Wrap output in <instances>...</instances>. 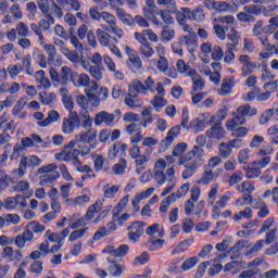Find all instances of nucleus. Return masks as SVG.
<instances>
[{
    "label": "nucleus",
    "mask_w": 278,
    "mask_h": 278,
    "mask_svg": "<svg viewBox=\"0 0 278 278\" xmlns=\"http://www.w3.org/2000/svg\"><path fill=\"white\" fill-rule=\"evenodd\" d=\"M91 80L92 79H90V76H88L86 73L80 75L76 74L75 78H73V84L74 86L86 88Z\"/></svg>",
    "instance_id": "c03bdc74"
},
{
    "label": "nucleus",
    "mask_w": 278,
    "mask_h": 278,
    "mask_svg": "<svg viewBox=\"0 0 278 278\" xmlns=\"http://www.w3.org/2000/svg\"><path fill=\"white\" fill-rule=\"evenodd\" d=\"M128 68L132 71V73H141L142 72V59L138 56V54L131 55L128 58L126 62Z\"/></svg>",
    "instance_id": "393cba45"
},
{
    "label": "nucleus",
    "mask_w": 278,
    "mask_h": 278,
    "mask_svg": "<svg viewBox=\"0 0 278 278\" xmlns=\"http://www.w3.org/2000/svg\"><path fill=\"white\" fill-rule=\"evenodd\" d=\"M151 105L155 109V112H160L162 108H165L167 105L166 99H164V96H155L151 101Z\"/></svg>",
    "instance_id": "6e6d98bb"
},
{
    "label": "nucleus",
    "mask_w": 278,
    "mask_h": 278,
    "mask_svg": "<svg viewBox=\"0 0 278 278\" xmlns=\"http://www.w3.org/2000/svg\"><path fill=\"white\" fill-rule=\"evenodd\" d=\"M38 24L42 31H49L51 29V25H55V18L52 14H47Z\"/></svg>",
    "instance_id": "79ce46f5"
},
{
    "label": "nucleus",
    "mask_w": 278,
    "mask_h": 278,
    "mask_svg": "<svg viewBox=\"0 0 278 278\" xmlns=\"http://www.w3.org/2000/svg\"><path fill=\"white\" fill-rule=\"evenodd\" d=\"M233 86H236V79L233 77L225 78L222 83L219 94H222V97H227V94L231 93Z\"/></svg>",
    "instance_id": "c756f323"
},
{
    "label": "nucleus",
    "mask_w": 278,
    "mask_h": 278,
    "mask_svg": "<svg viewBox=\"0 0 278 278\" xmlns=\"http://www.w3.org/2000/svg\"><path fill=\"white\" fill-rule=\"evenodd\" d=\"M102 253H109V256L106 257L109 264H116V257H125V255L129 253V245L122 244L117 249L105 248Z\"/></svg>",
    "instance_id": "9d476101"
},
{
    "label": "nucleus",
    "mask_w": 278,
    "mask_h": 278,
    "mask_svg": "<svg viewBox=\"0 0 278 278\" xmlns=\"http://www.w3.org/2000/svg\"><path fill=\"white\" fill-rule=\"evenodd\" d=\"M239 63L241 64V73L243 77L251 76L252 73H255L257 64L251 61V56L248 54H241L239 56Z\"/></svg>",
    "instance_id": "f8f14e48"
},
{
    "label": "nucleus",
    "mask_w": 278,
    "mask_h": 278,
    "mask_svg": "<svg viewBox=\"0 0 278 278\" xmlns=\"http://www.w3.org/2000/svg\"><path fill=\"white\" fill-rule=\"evenodd\" d=\"M22 71L26 72V75H34V66L31 65V54H26L22 58Z\"/></svg>",
    "instance_id": "8fccbe9b"
},
{
    "label": "nucleus",
    "mask_w": 278,
    "mask_h": 278,
    "mask_svg": "<svg viewBox=\"0 0 278 278\" xmlns=\"http://www.w3.org/2000/svg\"><path fill=\"white\" fill-rule=\"evenodd\" d=\"M128 238L131 242L140 240L142 233H144V224L142 222H135L128 227Z\"/></svg>",
    "instance_id": "4468645a"
},
{
    "label": "nucleus",
    "mask_w": 278,
    "mask_h": 278,
    "mask_svg": "<svg viewBox=\"0 0 278 278\" xmlns=\"http://www.w3.org/2000/svg\"><path fill=\"white\" fill-rule=\"evenodd\" d=\"M60 121V113L55 110H51L48 112V117L42 122H37L38 127H49L51 123H58Z\"/></svg>",
    "instance_id": "c85d7f7f"
},
{
    "label": "nucleus",
    "mask_w": 278,
    "mask_h": 278,
    "mask_svg": "<svg viewBox=\"0 0 278 278\" xmlns=\"http://www.w3.org/2000/svg\"><path fill=\"white\" fill-rule=\"evenodd\" d=\"M190 78L193 84V92H202V90H205V81L199 73L195 72L193 76H190Z\"/></svg>",
    "instance_id": "c9c22d12"
},
{
    "label": "nucleus",
    "mask_w": 278,
    "mask_h": 278,
    "mask_svg": "<svg viewBox=\"0 0 278 278\" xmlns=\"http://www.w3.org/2000/svg\"><path fill=\"white\" fill-rule=\"evenodd\" d=\"M97 38H98V42L101 45V47H111L110 41L112 40V36H110V34H108V31H105L103 29H98Z\"/></svg>",
    "instance_id": "de8ad7c7"
},
{
    "label": "nucleus",
    "mask_w": 278,
    "mask_h": 278,
    "mask_svg": "<svg viewBox=\"0 0 278 278\" xmlns=\"http://www.w3.org/2000/svg\"><path fill=\"white\" fill-rule=\"evenodd\" d=\"M216 178V174L214 170L206 168L204 173L202 174L201 178L198 180V184L201 186H210Z\"/></svg>",
    "instance_id": "72a5a7b5"
},
{
    "label": "nucleus",
    "mask_w": 278,
    "mask_h": 278,
    "mask_svg": "<svg viewBox=\"0 0 278 278\" xmlns=\"http://www.w3.org/2000/svg\"><path fill=\"white\" fill-rule=\"evenodd\" d=\"M210 125V122H207V117L205 115H202L200 117L193 118L189 123V129H193L194 134H201Z\"/></svg>",
    "instance_id": "a211bd4d"
},
{
    "label": "nucleus",
    "mask_w": 278,
    "mask_h": 278,
    "mask_svg": "<svg viewBox=\"0 0 278 278\" xmlns=\"http://www.w3.org/2000/svg\"><path fill=\"white\" fill-rule=\"evenodd\" d=\"M180 132H181V126L172 127L167 132V137L165 138L166 147H170V144L175 142L176 137L179 136Z\"/></svg>",
    "instance_id": "37998d69"
},
{
    "label": "nucleus",
    "mask_w": 278,
    "mask_h": 278,
    "mask_svg": "<svg viewBox=\"0 0 278 278\" xmlns=\"http://www.w3.org/2000/svg\"><path fill=\"white\" fill-rule=\"evenodd\" d=\"M2 257L9 262H21L23 254L18 250L12 249V247H5L2 251Z\"/></svg>",
    "instance_id": "b1692460"
},
{
    "label": "nucleus",
    "mask_w": 278,
    "mask_h": 278,
    "mask_svg": "<svg viewBox=\"0 0 278 278\" xmlns=\"http://www.w3.org/2000/svg\"><path fill=\"white\" fill-rule=\"evenodd\" d=\"M157 14H160V9L157 7L143 8V16L150 20L153 25L162 26V23L157 20Z\"/></svg>",
    "instance_id": "4be33fe9"
},
{
    "label": "nucleus",
    "mask_w": 278,
    "mask_h": 278,
    "mask_svg": "<svg viewBox=\"0 0 278 278\" xmlns=\"http://www.w3.org/2000/svg\"><path fill=\"white\" fill-rule=\"evenodd\" d=\"M227 109H222L216 112V114L212 115L208 121V125L219 124L223 125V121L227 118Z\"/></svg>",
    "instance_id": "ea45409f"
},
{
    "label": "nucleus",
    "mask_w": 278,
    "mask_h": 278,
    "mask_svg": "<svg viewBox=\"0 0 278 278\" xmlns=\"http://www.w3.org/2000/svg\"><path fill=\"white\" fill-rule=\"evenodd\" d=\"M103 203H105V200H97L94 204L88 207L84 218H78L71 225V229H79V227H84L86 223L92 220L94 214H99L103 210Z\"/></svg>",
    "instance_id": "39448f33"
},
{
    "label": "nucleus",
    "mask_w": 278,
    "mask_h": 278,
    "mask_svg": "<svg viewBox=\"0 0 278 278\" xmlns=\"http://www.w3.org/2000/svg\"><path fill=\"white\" fill-rule=\"evenodd\" d=\"M255 16H260L257 4H249L243 7V11L237 14L240 23H255Z\"/></svg>",
    "instance_id": "0eeeda50"
},
{
    "label": "nucleus",
    "mask_w": 278,
    "mask_h": 278,
    "mask_svg": "<svg viewBox=\"0 0 278 278\" xmlns=\"http://www.w3.org/2000/svg\"><path fill=\"white\" fill-rule=\"evenodd\" d=\"M227 39L229 42L226 46L238 48L240 45V33L236 28L231 27L227 34Z\"/></svg>",
    "instance_id": "58836bf2"
},
{
    "label": "nucleus",
    "mask_w": 278,
    "mask_h": 278,
    "mask_svg": "<svg viewBox=\"0 0 278 278\" xmlns=\"http://www.w3.org/2000/svg\"><path fill=\"white\" fill-rule=\"evenodd\" d=\"M256 114L257 109L252 108L251 104L241 105L232 113V119L227 121L226 129H228V131H233V129H237V127L247 123V116H255Z\"/></svg>",
    "instance_id": "f03ea898"
},
{
    "label": "nucleus",
    "mask_w": 278,
    "mask_h": 278,
    "mask_svg": "<svg viewBox=\"0 0 278 278\" xmlns=\"http://www.w3.org/2000/svg\"><path fill=\"white\" fill-rule=\"evenodd\" d=\"M252 34L255 38H257V40H260V42L268 38V36H266V33L264 31V21L262 20L256 21V23L252 28Z\"/></svg>",
    "instance_id": "bb28decb"
},
{
    "label": "nucleus",
    "mask_w": 278,
    "mask_h": 278,
    "mask_svg": "<svg viewBox=\"0 0 278 278\" xmlns=\"http://www.w3.org/2000/svg\"><path fill=\"white\" fill-rule=\"evenodd\" d=\"M181 11L188 14L189 21H195L197 23H202L205 21V11L203 8L199 7L195 10H190V8H181Z\"/></svg>",
    "instance_id": "f3484780"
},
{
    "label": "nucleus",
    "mask_w": 278,
    "mask_h": 278,
    "mask_svg": "<svg viewBox=\"0 0 278 278\" xmlns=\"http://www.w3.org/2000/svg\"><path fill=\"white\" fill-rule=\"evenodd\" d=\"M76 157H79V151L75 148L74 141H70L63 151L54 155V159L59 162H73Z\"/></svg>",
    "instance_id": "423d86ee"
},
{
    "label": "nucleus",
    "mask_w": 278,
    "mask_h": 278,
    "mask_svg": "<svg viewBox=\"0 0 278 278\" xmlns=\"http://www.w3.org/2000/svg\"><path fill=\"white\" fill-rule=\"evenodd\" d=\"M76 150L78 151V155H81L83 157L86 155H90V151L97 149L99 147V143H91L88 146V143H75Z\"/></svg>",
    "instance_id": "2f4dec72"
},
{
    "label": "nucleus",
    "mask_w": 278,
    "mask_h": 278,
    "mask_svg": "<svg viewBox=\"0 0 278 278\" xmlns=\"http://www.w3.org/2000/svg\"><path fill=\"white\" fill-rule=\"evenodd\" d=\"M38 175L40 176V186H49V184H54L60 179V172H58V164L51 163L46 166L38 168Z\"/></svg>",
    "instance_id": "20e7f679"
},
{
    "label": "nucleus",
    "mask_w": 278,
    "mask_h": 278,
    "mask_svg": "<svg viewBox=\"0 0 278 278\" xmlns=\"http://www.w3.org/2000/svg\"><path fill=\"white\" fill-rule=\"evenodd\" d=\"M78 116H79V121L83 129H92V124L94 123V118L90 116V113L88 111H80Z\"/></svg>",
    "instance_id": "cd10ccee"
},
{
    "label": "nucleus",
    "mask_w": 278,
    "mask_h": 278,
    "mask_svg": "<svg viewBox=\"0 0 278 278\" xmlns=\"http://www.w3.org/2000/svg\"><path fill=\"white\" fill-rule=\"evenodd\" d=\"M197 264H199V258L197 256L189 257L181 264L180 270L188 273V270H192Z\"/></svg>",
    "instance_id": "603ef678"
},
{
    "label": "nucleus",
    "mask_w": 278,
    "mask_h": 278,
    "mask_svg": "<svg viewBox=\"0 0 278 278\" xmlns=\"http://www.w3.org/2000/svg\"><path fill=\"white\" fill-rule=\"evenodd\" d=\"M51 10L54 16L62 18V16H64L63 10H74V12H79V10H81V4L77 0H52Z\"/></svg>",
    "instance_id": "7ed1b4c3"
},
{
    "label": "nucleus",
    "mask_w": 278,
    "mask_h": 278,
    "mask_svg": "<svg viewBox=\"0 0 278 278\" xmlns=\"http://www.w3.org/2000/svg\"><path fill=\"white\" fill-rule=\"evenodd\" d=\"M176 68L180 75H185V77H193L197 73V70L190 67V64L186 63L184 59H179L176 63Z\"/></svg>",
    "instance_id": "5701e85b"
},
{
    "label": "nucleus",
    "mask_w": 278,
    "mask_h": 278,
    "mask_svg": "<svg viewBox=\"0 0 278 278\" xmlns=\"http://www.w3.org/2000/svg\"><path fill=\"white\" fill-rule=\"evenodd\" d=\"M184 45L187 46L189 53H194L199 49V42L197 36L188 35L182 37Z\"/></svg>",
    "instance_id": "7c9ffc66"
},
{
    "label": "nucleus",
    "mask_w": 278,
    "mask_h": 278,
    "mask_svg": "<svg viewBox=\"0 0 278 278\" xmlns=\"http://www.w3.org/2000/svg\"><path fill=\"white\" fill-rule=\"evenodd\" d=\"M203 155H205V152L203 151V147L194 146L193 149L189 153H187L182 156L187 157L191 161H195L194 157H198V160H203Z\"/></svg>",
    "instance_id": "a19ab883"
},
{
    "label": "nucleus",
    "mask_w": 278,
    "mask_h": 278,
    "mask_svg": "<svg viewBox=\"0 0 278 278\" xmlns=\"http://www.w3.org/2000/svg\"><path fill=\"white\" fill-rule=\"evenodd\" d=\"M58 168L65 181H75V178H73V175H71V172H68V167H66L65 164L56 165V170Z\"/></svg>",
    "instance_id": "338daca9"
},
{
    "label": "nucleus",
    "mask_w": 278,
    "mask_h": 278,
    "mask_svg": "<svg viewBox=\"0 0 278 278\" xmlns=\"http://www.w3.org/2000/svg\"><path fill=\"white\" fill-rule=\"evenodd\" d=\"M128 94H132L134 97H139V94H143L147 97V91L144 88V84L139 79L132 80L128 86Z\"/></svg>",
    "instance_id": "6ab92c4d"
},
{
    "label": "nucleus",
    "mask_w": 278,
    "mask_h": 278,
    "mask_svg": "<svg viewBox=\"0 0 278 278\" xmlns=\"http://www.w3.org/2000/svg\"><path fill=\"white\" fill-rule=\"evenodd\" d=\"M94 125H106L108 127H114V121H116V115L109 113L106 111H101L96 114L94 118Z\"/></svg>",
    "instance_id": "ddd939ff"
},
{
    "label": "nucleus",
    "mask_w": 278,
    "mask_h": 278,
    "mask_svg": "<svg viewBox=\"0 0 278 278\" xmlns=\"http://www.w3.org/2000/svg\"><path fill=\"white\" fill-rule=\"evenodd\" d=\"M242 218H253V210H251V207H245L243 211H240L232 217V219L236 220L237 223H240Z\"/></svg>",
    "instance_id": "13d9d810"
},
{
    "label": "nucleus",
    "mask_w": 278,
    "mask_h": 278,
    "mask_svg": "<svg viewBox=\"0 0 278 278\" xmlns=\"http://www.w3.org/2000/svg\"><path fill=\"white\" fill-rule=\"evenodd\" d=\"M178 166H184L185 170L181 173L182 179H190L198 169L197 161L188 159V156H180L178 160Z\"/></svg>",
    "instance_id": "1a4fd4ad"
},
{
    "label": "nucleus",
    "mask_w": 278,
    "mask_h": 278,
    "mask_svg": "<svg viewBox=\"0 0 278 278\" xmlns=\"http://www.w3.org/2000/svg\"><path fill=\"white\" fill-rule=\"evenodd\" d=\"M4 227H12V225H18L21 223V215L18 214H5L3 216Z\"/></svg>",
    "instance_id": "864d4df0"
},
{
    "label": "nucleus",
    "mask_w": 278,
    "mask_h": 278,
    "mask_svg": "<svg viewBox=\"0 0 278 278\" xmlns=\"http://www.w3.org/2000/svg\"><path fill=\"white\" fill-rule=\"evenodd\" d=\"M127 270V266L118 263H113L112 265L109 266V273L111 277H122L123 273Z\"/></svg>",
    "instance_id": "4c0bfd02"
},
{
    "label": "nucleus",
    "mask_w": 278,
    "mask_h": 278,
    "mask_svg": "<svg viewBox=\"0 0 278 278\" xmlns=\"http://www.w3.org/2000/svg\"><path fill=\"white\" fill-rule=\"evenodd\" d=\"M48 55V64H55V58H58V50L53 45H41Z\"/></svg>",
    "instance_id": "49530a36"
},
{
    "label": "nucleus",
    "mask_w": 278,
    "mask_h": 278,
    "mask_svg": "<svg viewBox=\"0 0 278 278\" xmlns=\"http://www.w3.org/2000/svg\"><path fill=\"white\" fill-rule=\"evenodd\" d=\"M257 216L258 218H266V216H268L270 214V208L268 207V205L266 204V202L258 200L257 202Z\"/></svg>",
    "instance_id": "4d7b16f0"
},
{
    "label": "nucleus",
    "mask_w": 278,
    "mask_h": 278,
    "mask_svg": "<svg viewBox=\"0 0 278 278\" xmlns=\"http://www.w3.org/2000/svg\"><path fill=\"white\" fill-rule=\"evenodd\" d=\"M233 51H238V48H235L232 46H226V51L224 53V62L226 64H231L233 60H236V53Z\"/></svg>",
    "instance_id": "bf43d9fd"
},
{
    "label": "nucleus",
    "mask_w": 278,
    "mask_h": 278,
    "mask_svg": "<svg viewBox=\"0 0 278 278\" xmlns=\"http://www.w3.org/2000/svg\"><path fill=\"white\" fill-rule=\"evenodd\" d=\"M35 79L38 90H49L51 88V80L45 76V71L40 70L35 73Z\"/></svg>",
    "instance_id": "412c9836"
},
{
    "label": "nucleus",
    "mask_w": 278,
    "mask_h": 278,
    "mask_svg": "<svg viewBox=\"0 0 278 278\" xmlns=\"http://www.w3.org/2000/svg\"><path fill=\"white\" fill-rule=\"evenodd\" d=\"M27 101H29V98L27 97L20 98L12 109V115L17 116V118H26L27 113H21V112L25 110V105H27Z\"/></svg>",
    "instance_id": "aec40b11"
},
{
    "label": "nucleus",
    "mask_w": 278,
    "mask_h": 278,
    "mask_svg": "<svg viewBox=\"0 0 278 278\" xmlns=\"http://www.w3.org/2000/svg\"><path fill=\"white\" fill-rule=\"evenodd\" d=\"M81 126V121L79 119V114L77 112H70L67 117L63 118L62 131L63 134L71 135L75 131L76 127Z\"/></svg>",
    "instance_id": "6e6552de"
},
{
    "label": "nucleus",
    "mask_w": 278,
    "mask_h": 278,
    "mask_svg": "<svg viewBox=\"0 0 278 278\" xmlns=\"http://www.w3.org/2000/svg\"><path fill=\"white\" fill-rule=\"evenodd\" d=\"M244 179V174H242V170H237L228 178V186L233 187L236 184H240Z\"/></svg>",
    "instance_id": "69168bd1"
},
{
    "label": "nucleus",
    "mask_w": 278,
    "mask_h": 278,
    "mask_svg": "<svg viewBox=\"0 0 278 278\" xmlns=\"http://www.w3.org/2000/svg\"><path fill=\"white\" fill-rule=\"evenodd\" d=\"M232 153V148L229 143L222 142L219 144V155L220 157L227 159Z\"/></svg>",
    "instance_id": "774afa93"
},
{
    "label": "nucleus",
    "mask_w": 278,
    "mask_h": 278,
    "mask_svg": "<svg viewBox=\"0 0 278 278\" xmlns=\"http://www.w3.org/2000/svg\"><path fill=\"white\" fill-rule=\"evenodd\" d=\"M116 231V224L114 222H109L105 226L99 228L93 235V240L97 242L106 238V236H112Z\"/></svg>",
    "instance_id": "2eb2a0df"
},
{
    "label": "nucleus",
    "mask_w": 278,
    "mask_h": 278,
    "mask_svg": "<svg viewBox=\"0 0 278 278\" xmlns=\"http://www.w3.org/2000/svg\"><path fill=\"white\" fill-rule=\"evenodd\" d=\"M127 170V160L121 159L117 164L113 166L114 175H125Z\"/></svg>",
    "instance_id": "680f3d73"
},
{
    "label": "nucleus",
    "mask_w": 278,
    "mask_h": 278,
    "mask_svg": "<svg viewBox=\"0 0 278 278\" xmlns=\"http://www.w3.org/2000/svg\"><path fill=\"white\" fill-rule=\"evenodd\" d=\"M75 144H99L97 142V129L89 128L87 131H81L80 134L76 135L75 137Z\"/></svg>",
    "instance_id": "9b49d317"
},
{
    "label": "nucleus",
    "mask_w": 278,
    "mask_h": 278,
    "mask_svg": "<svg viewBox=\"0 0 278 278\" xmlns=\"http://www.w3.org/2000/svg\"><path fill=\"white\" fill-rule=\"evenodd\" d=\"M39 101L42 105H53L58 101V96L53 92L41 91L39 92Z\"/></svg>",
    "instance_id": "473e14b6"
},
{
    "label": "nucleus",
    "mask_w": 278,
    "mask_h": 278,
    "mask_svg": "<svg viewBox=\"0 0 278 278\" xmlns=\"http://www.w3.org/2000/svg\"><path fill=\"white\" fill-rule=\"evenodd\" d=\"M257 8L260 10V16L263 14V16H275V13L278 12V5L277 4H270L268 7L260 5L257 4Z\"/></svg>",
    "instance_id": "09e8293b"
},
{
    "label": "nucleus",
    "mask_w": 278,
    "mask_h": 278,
    "mask_svg": "<svg viewBox=\"0 0 278 278\" xmlns=\"http://www.w3.org/2000/svg\"><path fill=\"white\" fill-rule=\"evenodd\" d=\"M139 51L142 55V60H144V58L149 59L155 55V50L153 49V46L149 41L143 45H140Z\"/></svg>",
    "instance_id": "a18cd8bd"
},
{
    "label": "nucleus",
    "mask_w": 278,
    "mask_h": 278,
    "mask_svg": "<svg viewBox=\"0 0 278 278\" xmlns=\"http://www.w3.org/2000/svg\"><path fill=\"white\" fill-rule=\"evenodd\" d=\"M103 71H105L103 65H91L88 73L91 75V77H93V79L99 81L103 79Z\"/></svg>",
    "instance_id": "3c124183"
},
{
    "label": "nucleus",
    "mask_w": 278,
    "mask_h": 278,
    "mask_svg": "<svg viewBox=\"0 0 278 278\" xmlns=\"http://www.w3.org/2000/svg\"><path fill=\"white\" fill-rule=\"evenodd\" d=\"M225 128L223 124H213V126L206 130V136L211 140H223L225 138Z\"/></svg>",
    "instance_id": "dca6fc26"
},
{
    "label": "nucleus",
    "mask_w": 278,
    "mask_h": 278,
    "mask_svg": "<svg viewBox=\"0 0 278 278\" xmlns=\"http://www.w3.org/2000/svg\"><path fill=\"white\" fill-rule=\"evenodd\" d=\"M63 55H65V58L73 64H79L80 58L77 51L70 50L68 48L63 49Z\"/></svg>",
    "instance_id": "0e129e2a"
},
{
    "label": "nucleus",
    "mask_w": 278,
    "mask_h": 278,
    "mask_svg": "<svg viewBox=\"0 0 278 278\" xmlns=\"http://www.w3.org/2000/svg\"><path fill=\"white\" fill-rule=\"evenodd\" d=\"M212 60L215 62H220L225 58V50L220 46L215 45L211 50Z\"/></svg>",
    "instance_id": "e2e57ef3"
},
{
    "label": "nucleus",
    "mask_w": 278,
    "mask_h": 278,
    "mask_svg": "<svg viewBox=\"0 0 278 278\" xmlns=\"http://www.w3.org/2000/svg\"><path fill=\"white\" fill-rule=\"evenodd\" d=\"M33 60H35V62H37V64H39L40 68H47V62H49V61H48L47 56L45 55V53H42V51H40V49L34 48Z\"/></svg>",
    "instance_id": "f704fd0d"
},
{
    "label": "nucleus",
    "mask_w": 278,
    "mask_h": 278,
    "mask_svg": "<svg viewBox=\"0 0 278 278\" xmlns=\"http://www.w3.org/2000/svg\"><path fill=\"white\" fill-rule=\"evenodd\" d=\"M164 170L165 174H164ZM153 177L159 186H164L167 181V186L161 193V197H166L173 192L177 181L175 180V166L166 169V161L164 159H159L154 164Z\"/></svg>",
    "instance_id": "f257e3e1"
},
{
    "label": "nucleus",
    "mask_w": 278,
    "mask_h": 278,
    "mask_svg": "<svg viewBox=\"0 0 278 278\" xmlns=\"http://www.w3.org/2000/svg\"><path fill=\"white\" fill-rule=\"evenodd\" d=\"M124 103L131 110H136V109L142 108V105H144V101H142V99H140V98H138V96H134L131 93H127V96L124 100Z\"/></svg>",
    "instance_id": "a878e982"
},
{
    "label": "nucleus",
    "mask_w": 278,
    "mask_h": 278,
    "mask_svg": "<svg viewBox=\"0 0 278 278\" xmlns=\"http://www.w3.org/2000/svg\"><path fill=\"white\" fill-rule=\"evenodd\" d=\"M175 38V29L173 27L165 25L162 27L160 39L162 42H170Z\"/></svg>",
    "instance_id": "e433bc0d"
},
{
    "label": "nucleus",
    "mask_w": 278,
    "mask_h": 278,
    "mask_svg": "<svg viewBox=\"0 0 278 278\" xmlns=\"http://www.w3.org/2000/svg\"><path fill=\"white\" fill-rule=\"evenodd\" d=\"M12 136L8 134V131H3L0 134V147L4 146V153H8V150L12 149L11 142Z\"/></svg>",
    "instance_id": "5fc2aeb1"
},
{
    "label": "nucleus",
    "mask_w": 278,
    "mask_h": 278,
    "mask_svg": "<svg viewBox=\"0 0 278 278\" xmlns=\"http://www.w3.org/2000/svg\"><path fill=\"white\" fill-rule=\"evenodd\" d=\"M15 30L21 38H27V36L31 35V31H29V26H27L25 22L17 23Z\"/></svg>",
    "instance_id": "052dcab7"
}]
</instances>
